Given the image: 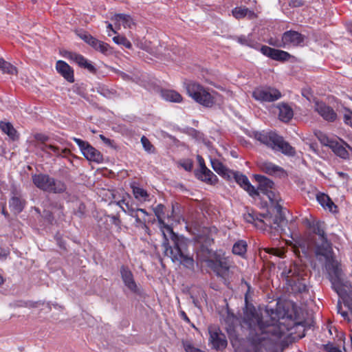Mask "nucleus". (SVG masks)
Returning <instances> with one entry per match:
<instances>
[{
  "label": "nucleus",
  "instance_id": "nucleus-56",
  "mask_svg": "<svg viewBox=\"0 0 352 352\" xmlns=\"http://www.w3.org/2000/svg\"><path fill=\"white\" fill-rule=\"evenodd\" d=\"M100 138L101 140L107 145L109 146H112L113 140H110L109 138H106L103 135H100Z\"/></svg>",
  "mask_w": 352,
  "mask_h": 352
},
{
  "label": "nucleus",
  "instance_id": "nucleus-7",
  "mask_svg": "<svg viewBox=\"0 0 352 352\" xmlns=\"http://www.w3.org/2000/svg\"><path fill=\"white\" fill-rule=\"evenodd\" d=\"M33 184L45 192L60 194L64 192L67 186L63 181L58 180L47 174H34L32 176Z\"/></svg>",
  "mask_w": 352,
  "mask_h": 352
},
{
  "label": "nucleus",
  "instance_id": "nucleus-30",
  "mask_svg": "<svg viewBox=\"0 0 352 352\" xmlns=\"http://www.w3.org/2000/svg\"><path fill=\"white\" fill-rule=\"evenodd\" d=\"M279 109V119L284 122H288L292 120L294 116V112L292 109L287 104H281L278 106Z\"/></svg>",
  "mask_w": 352,
  "mask_h": 352
},
{
  "label": "nucleus",
  "instance_id": "nucleus-59",
  "mask_svg": "<svg viewBox=\"0 0 352 352\" xmlns=\"http://www.w3.org/2000/svg\"><path fill=\"white\" fill-rule=\"evenodd\" d=\"M179 314H180L181 317L182 318V319H183L184 321H186V322H188V323H190V320L189 318L188 317V316L186 315V314L185 313V311H181L179 312Z\"/></svg>",
  "mask_w": 352,
  "mask_h": 352
},
{
  "label": "nucleus",
  "instance_id": "nucleus-49",
  "mask_svg": "<svg viewBox=\"0 0 352 352\" xmlns=\"http://www.w3.org/2000/svg\"><path fill=\"white\" fill-rule=\"evenodd\" d=\"M85 205L83 203L80 202L78 204V210L74 213L78 217H82L85 214Z\"/></svg>",
  "mask_w": 352,
  "mask_h": 352
},
{
  "label": "nucleus",
  "instance_id": "nucleus-27",
  "mask_svg": "<svg viewBox=\"0 0 352 352\" xmlns=\"http://www.w3.org/2000/svg\"><path fill=\"white\" fill-rule=\"evenodd\" d=\"M89 45L91 46L95 50L98 51L106 56H108L112 53L111 47L108 43L100 41L96 38H94Z\"/></svg>",
  "mask_w": 352,
  "mask_h": 352
},
{
  "label": "nucleus",
  "instance_id": "nucleus-54",
  "mask_svg": "<svg viewBox=\"0 0 352 352\" xmlns=\"http://www.w3.org/2000/svg\"><path fill=\"white\" fill-rule=\"evenodd\" d=\"M80 37L85 42H86L89 45H90L91 42L94 38V37L89 34H84Z\"/></svg>",
  "mask_w": 352,
  "mask_h": 352
},
{
  "label": "nucleus",
  "instance_id": "nucleus-62",
  "mask_svg": "<svg viewBox=\"0 0 352 352\" xmlns=\"http://www.w3.org/2000/svg\"><path fill=\"white\" fill-rule=\"evenodd\" d=\"M347 296H348V295L346 296L344 298H342V299L343 300V302H344V305L346 306L350 309V311H351V312L352 314V307H351L349 305V303L348 302V301L346 299Z\"/></svg>",
  "mask_w": 352,
  "mask_h": 352
},
{
  "label": "nucleus",
  "instance_id": "nucleus-48",
  "mask_svg": "<svg viewBox=\"0 0 352 352\" xmlns=\"http://www.w3.org/2000/svg\"><path fill=\"white\" fill-rule=\"evenodd\" d=\"M344 122L346 124L352 126V111L348 109L345 110L344 114Z\"/></svg>",
  "mask_w": 352,
  "mask_h": 352
},
{
  "label": "nucleus",
  "instance_id": "nucleus-63",
  "mask_svg": "<svg viewBox=\"0 0 352 352\" xmlns=\"http://www.w3.org/2000/svg\"><path fill=\"white\" fill-rule=\"evenodd\" d=\"M126 202H125V200H124V199H121V200H120V201H117V202H116V204H117L118 206H119L122 209V208H124L123 205H124V206H125V204H126Z\"/></svg>",
  "mask_w": 352,
  "mask_h": 352
},
{
  "label": "nucleus",
  "instance_id": "nucleus-44",
  "mask_svg": "<svg viewBox=\"0 0 352 352\" xmlns=\"http://www.w3.org/2000/svg\"><path fill=\"white\" fill-rule=\"evenodd\" d=\"M236 40L242 45H245L250 47H254V41L249 36H237Z\"/></svg>",
  "mask_w": 352,
  "mask_h": 352
},
{
  "label": "nucleus",
  "instance_id": "nucleus-47",
  "mask_svg": "<svg viewBox=\"0 0 352 352\" xmlns=\"http://www.w3.org/2000/svg\"><path fill=\"white\" fill-rule=\"evenodd\" d=\"M180 166L186 171H191L193 168V162L192 160H185L180 163Z\"/></svg>",
  "mask_w": 352,
  "mask_h": 352
},
{
  "label": "nucleus",
  "instance_id": "nucleus-64",
  "mask_svg": "<svg viewBox=\"0 0 352 352\" xmlns=\"http://www.w3.org/2000/svg\"><path fill=\"white\" fill-rule=\"evenodd\" d=\"M111 218L113 223L118 225L120 223V220L118 216H113Z\"/></svg>",
  "mask_w": 352,
  "mask_h": 352
},
{
  "label": "nucleus",
  "instance_id": "nucleus-51",
  "mask_svg": "<svg viewBox=\"0 0 352 352\" xmlns=\"http://www.w3.org/2000/svg\"><path fill=\"white\" fill-rule=\"evenodd\" d=\"M337 309H338V313L340 314L343 317V318L344 320H349L348 312L346 311L342 310V306H341L340 301H338V303L337 305Z\"/></svg>",
  "mask_w": 352,
  "mask_h": 352
},
{
  "label": "nucleus",
  "instance_id": "nucleus-4",
  "mask_svg": "<svg viewBox=\"0 0 352 352\" xmlns=\"http://www.w3.org/2000/svg\"><path fill=\"white\" fill-rule=\"evenodd\" d=\"M281 270L280 276L287 282L294 292L302 293L307 291V285L302 282L300 267L294 262L281 263L278 265Z\"/></svg>",
  "mask_w": 352,
  "mask_h": 352
},
{
  "label": "nucleus",
  "instance_id": "nucleus-21",
  "mask_svg": "<svg viewBox=\"0 0 352 352\" xmlns=\"http://www.w3.org/2000/svg\"><path fill=\"white\" fill-rule=\"evenodd\" d=\"M234 179L235 182L248 193L250 195V192H254V186H252L248 177L238 171H233V174H232V179Z\"/></svg>",
  "mask_w": 352,
  "mask_h": 352
},
{
  "label": "nucleus",
  "instance_id": "nucleus-3",
  "mask_svg": "<svg viewBox=\"0 0 352 352\" xmlns=\"http://www.w3.org/2000/svg\"><path fill=\"white\" fill-rule=\"evenodd\" d=\"M187 94L197 103L207 108L212 107L217 102L220 94L211 89L205 87L202 85L189 81L185 83Z\"/></svg>",
  "mask_w": 352,
  "mask_h": 352
},
{
  "label": "nucleus",
  "instance_id": "nucleus-5",
  "mask_svg": "<svg viewBox=\"0 0 352 352\" xmlns=\"http://www.w3.org/2000/svg\"><path fill=\"white\" fill-rule=\"evenodd\" d=\"M278 216L272 219L268 214L248 212L244 215V219L248 223H253L255 227L261 230H267V228L274 229L277 232L283 230L285 218L282 216V210L278 212Z\"/></svg>",
  "mask_w": 352,
  "mask_h": 352
},
{
  "label": "nucleus",
  "instance_id": "nucleus-26",
  "mask_svg": "<svg viewBox=\"0 0 352 352\" xmlns=\"http://www.w3.org/2000/svg\"><path fill=\"white\" fill-rule=\"evenodd\" d=\"M0 129L12 141H16L19 139V135L17 131L10 122L0 121Z\"/></svg>",
  "mask_w": 352,
  "mask_h": 352
},
{
  "label": "nucleus",
  "instance_id": "nucleus-57",
  "mask_svg": "<svg viewBox=\"0 0 352 352\" xmlns=\"http://www.w3.org/2000/svg\"><path fill=\"white\" fill-rule=\"evenodd\" d=\"M136 209L133 208L131 205L129 204V202L125 204V208H122V210L130 215L131 210H135Z\"/></svg>",
  "mask_w": 352,
  "mask_h": 352
},
{
  "label": "nucleus",
  "instance_id": "nucleus-43",
  "mask_svg": "<svg viewBox=\"0 0 352 352\" xmlns=\"http://www.w3.org/2000/svg\"><path fill=\"white\" fill-rule=\"evenodd\" d=\"M318 138L322 145L328 146L330 148L336 142V140L331 139L327 135L322 133H320V134L318 135Z\"/></svg>",
  "mask_w": 352,
  "mask_h": 352
},
{
  "label": "nucleus",
  "instance_id": "nucleus-46",
  "mask_svg": "<svg viewBox=\"0 0 352 352\" xmlns=\"http://www.w3.org/2000/svg\"><path fill=\"white\" fill-rule=\"evenodd\" d=\"M34 138L36 141L35 144H41L47 142L50 138L44 133H37L34 135Z\"/></svg>",
  "mask_w": 352,
  "mask_h": 352
},
{
  "label": "nucleus",
  "instance_id": "nucleus-40",
  "mask_svg": "<svg viewBox=\"0 0 352 352\" xmlns=\"http://www.w3.org/2000/svg\"><path fill=\"white\" fill-rule=\"evenodd\" d=\"M113 41L118 45H122L127 49L132 48V44L125 36L118 35L113 38Z\"/></svg>",
  "mask_w": 352,
  "mask_h": 352
},
{
  "label": "nucleus",
  "instance_id": "nucleus-25",
  "mask_svg": "<svg viewBox=\"0 0 352 352\" xmlns=\"http://www.w3.org/2000/svg\"><path fill=\"white\" fill-rule=\"evenodd\" d=\"M70 60L76 63L80 67L87 69L92 74H96V67L81 54L75 53V54L71 55Z\"/></svg>",
  "mask_w": 352,
  "mask_h": 352
},
{
  "label": "nucleus",
  "instance_id": "nucleus-28",
  "mask_svg": "<svg viewBox=\"0 0 352 352\" xmlns=\"http://www.w3.org/2000/svg\"><path fill=\"white\" fill-rule=\"evenodd\" d=\"M112 20L115 21L116 23H122V25L124 28H131L133 25H135V22L133 18L126 14H116Z\"/></svg>",
  "mask_w": 352,
  "mask_h": 352
},
{
  "label": "nucleus",
  "instance_id": "nucleus-6",
  "mask_svg": "<svg viewBox=\"0 0 352 352\" xmlns=\"http://www.w3.org/2000/svg\"><path fill=\"white\" fill-rule=\"evenodd\" d=\"M256 179L258 182L257 188H254V194L250 192V196L253 198L261 197V195L267 196L274 209L278 212H280L283 207L280 204L281 201L279 195L274 191V182L265 176L256 175Z\"/></svg>",
  "mask_w": 352,
  "mask_h": 352
},
{
  "label": "nucleus",
  "instance_id": "nucleus-8",
  "mask_svg": "<svg viewBox=\"0 0 352 352\" xmlns=\"http://www.w3.org/2000/svg\"><path fill=\"white\" fill-rule=\"evenodd\" d=\"M325 263L327 268L331 270L333 274V277L331 279L333 289L340 298H344L347 296V292L341 278L342 271L340 267V263L336 260L335 256Z\"/></svg>",
  "mask_w": 352,
  "mask_h": 352
},
{
  "label": "nucleus",
  "instance_id": "nucleus-45",
  "mask_svg": "<svg viewBox=\"0 0 352 352\" xmlns=\"http://www.w3.org/2000/svg\"><path fill=\"white\" fill-rule=\"evenodd\" d=\"M182 345L186 352H206L194 346V344L188 340L182 341Z\"/></svg>",
  "mask_w": 352,
  "mask_h": 352
},
{
  "label": "nucleus",
  "instance_id": "nucleus-16",
  "mask_svg": "<svg viewBox=\"0 0 352 352\" xmlns=\"http://www.w3.org/2000/svg\"><path fill=\"white\" fill-rule=\"evenodd\" d=\"M57 72L67 82L73 83L75 81L73 68L64 60H57L56 63Z\"/></svg>",
  "mask_w": 352,
  "mask_h": 352
},
{
  "label": "nucleus",
  "instance_id": "nucleus-41",
  "mask_svg": "<svg viewBox=\"0 0 352 352\" xmlns=\"http://www.w3.org/2000/svg\"><path fill=\"white\" fill-rule=\"evenodd\" d=\"M141 143L143 146L144 150L149 153H154L155 152V148L154 146L151 144L150 140L144 135L141 138Z\"/></svg>",
  "mask_w": 352,
  "mask_h": 352
},
{
  "label": "nucleus",
  "instance_id": "nucleus-42",
  "mask_svg": "<svg viewBox=\"0 0 352 352\" xmlns=\"http://www.w3.org/2000/svg\"><path fill=\"white\" fill-rule=\"evenodd\" d=\"M130 216L135 218V223L137 226H142L146 228V230H148V228L146 225V219L145 217L141 218L139 217L137 210H131Z\"/></svg>",
  "mask_w": 352,
  "mask_h": 352
},
{
  "label": "nucleus",
  "instance_id": "nucleus-15",
  "mask_svg": "<svg viewBox=\"0 0 352 352\" xmlns=\"http://www.w3.org/2000/svg\"><path fill=\"white\" fill-rule=\"evenodd\" d=\"M261 52L263 55L278 61L288 60L291 57V55L287 52L272 48L267 45H263L261 47Z\"/></svg>",
  "mask_w": 352,
  "mask_h": 352
},
{
  "label": "nucleus",
  "instance_id": "nucleus-14",
  "mask_svg": "<svg viewBox=\"0 0 352 352\" xmlns=\"http://www.w3.org/2000/svg\"><path fill=\"white\" fill-rule=\"evenodd\" d=\"M209 333V341L214 349L216 350H222L226 348L228 345L226 337L219 329L210 330Z\"/></svg>",
  "mask_w": 352,
  "mask_h": 352
},
{
  "label": "nucleus",
  "instance_id": "nucleus-22",
  "mask_svg": "<svg viewBox=\"0 0 352 352\" xmlns=\"http://www.w3.org/2000/svg\"><path fill=\"white\" fill-rule=\"evenodd\" d=\"M210 162L213 170L221 177L228 180L232 179L233 170L228 169L217 159H212Z\"/></svg>",
  "mask_w": 352,
  "mask_h": 352
},
{
  "label": "nucleus",
  "instance_id": "nucleus-52",
  "mask_svg": "<svg viewBox=\"0 0 352 352\" xmlns=\"http://www.w3.org/2000/svg\"><path fill=\"white\" fill-rule=\"evenodd\" d=\"M51 144H47L45 143H41V144H34V146L39 148L41 151L45 153H47V149H49V146Z\"/></svg>",
  "mask_w": 352,
  "mask_h": 352
},
{
  "label": "nucleus",
  "instance_id": "nucleus-36",
  "mask_svg": "<svg viewBox=\"0 0 352 352\" xmlns=\"http://www.w3.org/2000/svg\"><path fill=\"white\" fill-rule=\"evenodd\" d=\"M248 244L244 240L237 241L232 247V253L235 255L243 256L247 252Z\"/></svg>",
  "mask_w": 352,
  "mask_h": 352
},
{
  "label": "nucleus",
  "instance_id": "nucleus-55",
  "mask_svg": "<svg viewBox=\"0 0 352 352\" xmlns=\"http://www.w3.org/2000/svg\"><path fill=\"white\" fill-rule=\"evenodd\" d=\"M303 5L302 0H291L289 2V6L291 7L297 8Z\"/></svg>",
  "mask_w": 352,
  "mask_h": 352
},
{
  "label": "nucleus",
  "instance_id": "nucleus-10",
  "mask_svg": "<svg viewBox=\"0 0 352 352\" xmlns=\"http://www.w3.org/2000/svg\"><path fill=\"white\" fill-rule=\"evenodd\" d=\"M252 97L261 102H272L282 97L280 91L272 87H256L252 92Z\"/></svg>",
  "mask_w": 352,
  "mask_h": 352
},
{
  "label": "nucleus",
  "instance_id": "nucleus-19",
  "mask_svg": "<svg viewBox=\"0 0 352 352\" xmlns=\"http://www.w3.org/2000/svg\"><path fill=\"white\" fill-rule=\"evenodd\" d=\"M315 110L327 121L333 122L337 118V114L334 110L324 102H316Z\"/></svg>",
  "mask_w": 352,
  "mask_h": 352
},
{
  "label": "nucleus",
  "instance_id": "nucleus-38",
  "mask_svg": "<svg viewBox=\"0 0 352 352\" xmlns=\"http://www.w3.org/2000/svg\"><path fill=\"white\" fill-rule=\"evenodd\" d=\"M133 193L135 199L140 201H146L148 197V194L144 189L140 187H133Z\"/></svg>",
  "mask_w": 352,
  "mask_h": 352
},
{
  "label": "nucleus",
  "instance_id": "nucleus-35",
  "mask_svg": "<svg viewBox=\"0 0 352 352\" xmlns=\"http://www.w3.org/2000/svg\"><path fill=\"white\" fill-rule=\"evenodd\" d=\"M312 228L314 232L319 236L320 241L328 239L325 232L326 224L324 221H316Z\"/></svg>",
  "mask_w": 352,
  "mask_h": 352
},
{
  "label": "nucleus",
  "instance_id": "nucleus-1",
  "mask_svg": "<svg viewBox=\"0 0 352 352\" xmlns=\"http://www.w3.org/2000/svg\"><path fill=\"white\" fill-rule=\"evenodd\" d=\"M248 290L245 294L246 307L243 314V322L248 327L250 332L248 337L249 345L244 352H260L267 340H274L281 338L289 328L278 322L280 316L270 311V320H264L261 314H259L255 307L248 304V294L250 292V285L245 282Z\"/></svg>",
  "mask_w": 352,
  "mask_h": 352
},
{
  "label": "nucleus",
  "instance_id": "nucleus-18",
  "mask_svg": "<svg viewBox=\"0 0 352 352\" xmlns=\"http://www.w3.org/2000/svg\"><path fill=\"white\" fill-rule=\"evenodd\" d=\"M120 274L125 286L131 292L136 293L138 286L134 280L133 273L129 268L127 266L122 265L120 267Z\"/></svg>",
  "mask_w": 352,
  "mask_h": 352
},
{
  "label": "nucleus",
  "instance_id": "nucleus-32",
  "mask_svg": "<svg viewBox=\"0 0 352 352\" xmlns=\"http://www.w3.org/2000/svg\"><path fill=\"white\" fill-rule=\"evenodd\" d=\"M232 15L237 19H243L246 16H248L250 19L254 16V12L252 10H249L245 6L236 7L232 10Z\"/></svg>",
  "mask_w": 352,
  "mask_h": 352
},
{
  "label": "nucleus",
  "instance_id": "nucleus-31",
  "mask_svg": "<svg viewBox=\"0 0 352 352\" xmlns=\"http://www.w3.org/2000/svg\"><path fill=\"white\" fill-rule=\"evenodd\" d=\"M161 94L162 98L166 101L179 103L183 100L182 95L175 90L163 89Z\"/></svg>",
  "mask_w": 352,
  "mask_h": 352
},
{
  "label": "nucleus",
  "instance_id": "nucleus-61",
  "mask_svg": "<svg viewBox=\"0 0 352 352\" xmlns=\"http://www.w3.org/2000/svg\"><path fill=\"white\" fill-rule=\"evenodd\" d=\"M73 54H75V52H68V51H64V52L62 53V55H63L65 58H67V59H69V60H70V56H71V55H73Z\"/></svg>",
  "mask_w": 352,
  "mask_h": 352
},
{
  "label": "nucleus",
  "instance_id": "nucleus-60",
  "mask_svg": "<svg viewBox=\"0 0 352 352\" xmlns=\"http://www.w3.org/2000/svg\"><path fill=\"white\" fill-rule=\"evenodd\" d=\"M60 153L63 154L61 157H66L71 153V151L69 148H63L60 149Z\"/></svg>",
  "mask_w": 352,
  "mask_h": 352
},
{
  "label": "nucleus",
  "instance_id": "nucleus-58",
  "mask_svg": "<svg viewBox=\"0 0 352 352\" xmlns=\"http://www.w3.org/2000/svg\"><path fill=\"white\" fill-rule=\"evenodd\" d=\"M10 254L8 250H6L4 248H0V259L6 258Z\"/></svg>",
  "mask_w": 352,
  "mask_h": 352
},
{
  "label": "nucleus",
  "instance_id": "nucleus-17",
  "mask_svg": "<svg viewBox=\"0 0 352 352\" xmlns=\"http://www.w3.org/2000/svg\"><path fill=\"white\" fill-rule=\"evenodd\" d=\"M304 41V36L298 32L289 30L283 33L282 42L283 47L286 45L298 46Z\"/></svg>",
  "mask_w": 352,
  "mask_h": 352
},
{
  "label": "nucleus",
  "instance_id": "nucleus-11",
  "mask_svg": "<svg viewBox=\"0 0 352 352\" xmlns=\"http://www.w3.org/2000/svg\"><path fill=\"white\" fill-rule=\"evenodd\" d=\"M72 140L78 144L82 154L87 160L98 164L103 162L102 154L98 150L93 147L88 142L77 138H73Z\"/></svg>",
  "mask_w": 352,
  "mask_h": 352
},
{
  "label": "nucleus",
  "instance_id": "nucleus-20",
  "mask_svg": "<svg viewBox=\"0 0 352 352\" xmlns=\"http://www.w3.org/2000/svg\"><path fill=\"white\" fill-rule=\"evenodd\" d=\"M278 135L274 132H257L255 138L261 143L273 149Z\"/></svg>",
  "mask_w": 352,
  "mask_h": 352
},
{
  "label": "nucleus",
  "instance_id": "nucleus-13",
  "mask_svg": "<svg viewBox=\"0 0 352 352\" xmlns=\"http://www.w3.org/2000/svg\"><path fill=\"white\" fill-rule=\"evenodd\" d=\"M315 254L318 257H322L325 262L334 257L332 243L328 239L322 240L315 246Z\"/></svg>",
  "mask_w": 352,
  "mask_h": 352
},
{
  "label": "nucleus",
  "instance_id": "nucleus-33",
  "mask_svg": "<svg viewBox=\"0 0 352 352\" xmlns=\"http://www.w3.org/2000/svg\"><path fill=\"white\" fill-rule=\"evenodd\" d=\"M331 149L336 155L343 160H348L349 158V153L346 147L337 140H336Z\"/></svg>",
  "mask_w": 352,
  "mask_h": 352
},
{
  "label": "nucleus",
  "instance_id": "nucleus-24",
  "mask_svg": "<svg viewBox=\"0 0 352 352\" xmlns=\"http://www.w3.org/2000/svg\"><path fill=\"white\" fill-rule=\"evenodd\" d=\"M12 194L13 195L9 201L10 208L14 212L20 213L23 211L25 207V201L21 199L20 196H18V192L16 190L12 191Z\"/></svg>",
  "mask_w": 352,
  "mask_h": 352
},
{
  "label": "nucleus",
  "instance_id": "nucleus-12",
  "mask_svg": "<svg viewBox=\"0 0 352 352\" xmlns=\"http://www.w3.org/2000/svg\"><path fill=\"white\" fill-rule=\"evenodd\" d=\"M199 169L195 171V175L198 179L210 185H214L218 182L217 177L207 168L204 159L199 155H197Z\"/></svg>",
  "mask_w": 352,
  "mask_h": 352
},
{
  "label": "nucleus",
  "instance_id": "nucleus-34",
  "mask_svg": "<svg viewBox=\"0 0 352 352\" xmlns=\"http://www.w3.org/2000/svg\"><path fill=\"white\" fill-rule=\"evenodd\" d=\"M316 199L322 207L328 208L330 211L333 210V208H337L330 197L324 193L320 192L317 194Z\"/></svg>",
  "mask_w": 352,
  "mask_h": 352
},
{
  "label": "nucleus",
  "instance_id": "nucleus-39",
  "mask_svg": "<svg viewBox=\"0 0 352 352\" xmlns=\"http://www.w3.org/2000/svg\"><path fill=\"white\" fill-rule=\"evenodd\" d=\"M1 70L3 74H16L17 69L16 67L12 65L10 63L4 60L3 63L1 67Z\"/></svg>",
  "mask_w": 352,
  "mask_h": 352
},
{
  "label": "nucleus",
  "instance_id": "nucleus-50",
  "mask_svg": "<svg viewBox=\"0 0 352 352\" xmlns=\"http://www.w3.org/2000/svg\"><path fill=\"white\" fill-rule=\"evenodd\" d=\"M324 349L327 352H342L338 347L330 343L324 345Z\"/></svg>",
  "mask_w": 352,
  "mask_h": 352
},
{
  "label": "nucleus",
  "instance_id": "nucleus-53",
  "mask_svg": "<svg viewBox=\"0 0 352 352\" xmlns=\"http://www.w3.org/2000/svg\"><path fill=\"white\" fill-rule=\"evenodd\" d=\"M49 149H50L56 157L62 156V153H60V148L58 146H56L54 145H50L49 146Z\"/></svg>",
  "mask_w": 352,
  "mask_h": 352
},
{
  "label": "nucleus",
  "instance_id": "nucleus-23",
  "mask_svg": "<svg viewBox=\"0 0 352 352\" xmlns=\"http://www.w3.org/2000/svg\"><path fill=\"white\" fill-rule=\"evenodd\" d=\"M273 150L280 151L284 155L288 156H294L296 150L287 142L285 141L283 138L278 135L277 141L273 148Z\"/></svg>",
  "mask_w": 352,
  "mask_h": 352
},
{
  "label": "nucleus",
  "instance_id": "nucleus-37",
  "mask_svg": "<svg viewBox=\"0 0 352 352\" xmlns=\"http://www.w3.org/2000/svg\"><path fill=\"white\" fill-rule=\"evenodd\" d=\"M260 167L263 172L269 175H273L283 170V168L280 166L269 162H264L261 163Z\"/></svg>",
  "mask_w": 352,
  "mask_h": 352
},
{
  "label": "nucleus",
  "instance_id": "nucleus-2",
  "mask_svg": "<svg viewBox=\"0 0 352 352\" xmlns=\"http://www.w3.org/2000/svg\"><path fill=\"white\" fill-rule=\"evenodd\" d=\"M164 206L160 204L153 210L164 236L162 247L164 254L173 261H179L184 267L193 269L194 260L187 254V240L175 234L173 228L164 222Z\"/></svg>",
  "mask_w": 352,
  "mask_h": 352
},
{
  "label": "nucleus",
  "instance_id": "nucleus-29",
  "mask_svg": "<svg viewBox=\"0 0 352 352\" xmlns=\"http://www.w3.org/2000/svg\"><path fill=\"white\" fill-rule=\"evenodd\" d=\"M140 45L141 49L155 56L162 54L163 53V49L165 48V47L162 46L161 44H159L158 46H154L152 45L151 42L147 41H145L144 43H141Z\"/></svg>",
  "mask_w": 352,
  "mask_h": 352
},
{
  "label": "nucleus",
  "instance_id": "nucleus-9",
  "mask_svg": "<svg viewBox=\"0 0 352 352\" xmlns=\"http://www.w3.org/2000/svg\"><path fill=\"white\" fill-rule=\"evenodd\" d=\"M208 267L215 273L216 276L223 279L225 282L230 278V263L229 260L226 258H221L220 256L214 258L206 260Z\"/></svg>",
  "mask_w": 352,
  "mask_h": 352
}]
</instances>
